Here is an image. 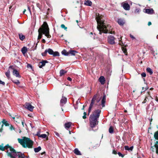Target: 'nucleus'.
Wrapping results in <instances>:
<instances>
[{
    "label": "nucleus",
    "mask_w": 158,
    "mask_h": 158,
    "mask_svg": "<svg viewBox=\"0 0 158 158\" xmlns=\"http://www.w3.org/2000/svg\"><path fill=\"white\" fill-rule=\"evenodd\" d=\"M97 97V94L94 95L93 98H92L91 103L90 105V106H89V110H88V114H89V113H90V111L91 110V109L92 108V107L94 105V102L96 100V98Z\"/></svg>",
    "instance_id": "0eeeda50"
},
{
    "label": "nucleus",
    "mask_w": 158,
    "mask_h": 158,
    "mask_svg": "<svg viewBox=\"0 0 158 158\" xmlns=\"http://www.w3.org/2000/svg\"><path fill=\"white\" fill-rule=\"evenodd\" d=\"M9 146L8 145H7L6 146H4L3 145H0V150L2 151H4L5 149H6L7 148V146Z\"/></svg>",
    "instance_id": "5701e85b"
},
{
    "label": "nucleus",
    "mask_w": 158,
    "mask_h": 158,
    "mask_svg": "<svg viewBox=\"0 0 158 158\" xmlns=\"http://www.w3.org/2000/svg\"><path fill=\"white\" fill-rule=\"evenodd\" d=\"M101 111L99 110H95L89 117V123L91 128H94L98 124V120L100 115Z\"/></svg>",
    "instance_id": "f03ea898"
},
{
    "label": "nucleus",
    "mask_w": 158,
    "mask_h": 158,
    "mask_svg": "<svg viewBox=\"0 0 158 158\" xmlns=\"http://www.w3.org/2000/svg\"><path fill=\"white\" fill-rule=\"evenodd\" d=\"M140 11V9L139 8H136L134 11V12L135 14L139 13Z\"/></svg>",
    "instance_id": "473e14b6"
},
{
    "label": "nucleus",
    "mask_w": 158,
    "mask_h": 158,
    "mask_svg": "<svg viewBox=\"0 0 158 158\" xmlns=\"http://www.w3.org/2000/svg\"><path fill=\"white\" fill-rule=\"evenodd\" d=\"M33 144V142L28 138L24 137L20 139V144L24 148H32Z\"/></svg>",
    "instance_id": "20e7f679"
},
{
    "label": "nucleus",
    "mask_w": 158,
    "mask_h": 158,
    "mask_svg": "<svg viewBox=\"0 0 158 158\" xmlns=\"http://www.w3.org/2000/svg\"><path fill=\"white\" fill-rule=\"evenodd\" d=\"M151 51L153 55H154V51L153 50H151Z\"/></svg>",
    "instance_id": "4d7b16f0"
},
{
    "label": "nucleus",
    "mask_w": 158,
    "mask_h": 158,
    "mask_svg": "<svg viewBox=\"0 0 158 158\" xmlns=\"http://www.w3.org/2000/svg\"><path fill=\"white\" fill-rule=\"evenodd\" d=\"M67 102V98L64 97H62L60 100V103L62 104H64L66 103Z\"/></svg>",
    "instance_id": "6ab92c4d"
},
{
    "label": "nucleus",
    "mask_w": 158,
    "mask_h": 158,
    "mask_svg": "<svg viewBox=\"0 0 158 158\" xmlns=\"http://www.w3.org/2000/svg\"><path fill=\"white\" fill-rule=\"evenodd\" d=\"M48 52L50 55H52L54 56H59V53L57 52H54L53 50L51 48H48L44 52L42 53L43 56H45Z\"/></svg>",
    "instance_id": "423d86ee"
},
{
    "label": "nucleus",
    "mask_w": 158,
    "mask_h": 158,
    "mask_svg": "<svg viewBox=\"0 0 158 158\" xmlns=\"http://www.w3.org/2000/svg\"><path fill=\"white\" fill-rule=\"evenodd\" d=\"M10 130L12 131L13 130H14V128L12 125H11L10 127Z\"/></svg>",
    "instance_id": "79ce46f5"
},
{
    "label": "nucleus",
    "mask_w": 158,
    "mask_h": 158,
    "mask_svg": "<svg viewBox=\"0 0 158 158\" xmlns=\"http://www.w3.org/2000/svg\"><path fill=\"white\" fill-rule=\"evenodd\" d=\"M122 51L126 55H127V50L126 48H122Z\"/></svg>",
    "instance_id": "72a5a7b5"
},
{
    "label": "nucleus",
    "mask_w": 158,
    "mask_h": 158,
    "mask_svg": "<svg viewBox=\"0 0 158 158\" xmlns=\"http://www.w3.org/2000/svg\"><path fill=\"white\" fill-rule=\"evenodd\" d=\"M40 4H37V6L38 7H39V6H40Z\"/></svg>",
    "instance_id": "69168bd1"
},
{
    "label": "nucleus",
    "mask_w": 158,
    "mask_h": 158,
    "mask_svg": "<svg viewBox=\"0 0 158 158\" xmlns=\"http://www.w3.org/2000/svg\"><path fill=\"white\" fill-rule=\"evenodd\" d=\"M13 82L17 85L19 84V81L18 80H15L13 81Z\"/></svg>",
    "instance_id": "58836bf2"
},
{
    "label": "nucleus",
    "mask_w": 158,
    "mask_h": 158,
    "mask_svg": "<svg viewBox=\"0 0 158 158\" xmlns=\"http://www.w3.org/2000/svg\"><path fill=\"white\" fill-rule=\"evenodd\" d=\"M83 119H85V118H86V115H84V116H83Z\"/></svg>",
    "instance_id": "680f3d73"
},
{
    "label": "nucleus",
    "mask_w": 158,
    "mask_h": 158,
    "mask_svg": "<svg viewBox=\"0 0 158 158\" xmlns=\"http://www.w3.org/2000/svg\"><path fill=\"white\" fill-rule=\"evenodd\" d=\"M27 68H31V69H32V66L30 64H28L27 65Z\"/></svg>",
    "instance_id": "a19ab883"
},
{
    "label": "nucleus",
    "mask_w": 158,
    "mask_h": 158,
    "mask_svg": "<svg viewBox=\"0 0 158 158\" xmlns=\"http://www.w3.org/2000/svg\"><path fill=\"white\" fill-rule=\"evenodd\" d=\"M133 146H131V147H130L129 148V150L128 151H132V150H133Z\"/></svg>",
    "instance_id": "de8ad7c7"
},
{
    "label": "nucleus",
    "mask_w": 158,
    "mask_h": 158,
    "mask_svg": "<svg viewBox=\"0 0 158 158\" xmlns=\"http://www.w3.org/2000/svg\"><path fill=\"white\" fill-rule=\"evenodd\" d=\"M155 147L156 148V154L158 155V145L155 144Z\"/></svg>",
    "instance_id": "4c0bfd02"
},
{
    "label": "nucleus",
    "mask_w": 158,
    "mask_h": 158,
    "mask_svg": "<svg viewBox=\"0 0 158 158\" xmlns=\"http://www.w3.org/2000/svg\"><path fill=\"white\" fill-rule=\"evenodd\" d=\"M147 71L150 73V75H152L153 73L152 69L150 68H148L147 69Z\"/></svg>",
    "instance_id": "cd10ccee"
},
{
    "label": "nucleus",
    "mask_w": 158,
    "mask_h": 158,
    "mask_svg": "<svg viewBox=\"0 0 158 158\" xmlns=\"http://www.w3.org/2000/svg\"><path fill=\"white\" fill-rule=\"evenodd\" d=\"M48 63V61L45 60H42L41 62H40L39 63V67L40 68H42L44 66L45 64Z\"/></svg>",
    "instance_id": "4468645a"
},
{
    "label": "nucleus",
    "mask_w": 158,
    "mask_h": 158,
    "mask_svg": "<svg viewBox=\"0 0 158 158\" xmlns=\"http://www.w3.org/2000/svg\"><path fill=\"white\" fill-rule=\"evenodd\" d=\"M2 127H3V125H5L6 126H9V124L7 123V122L5 120V119H3L2 121Z\"/></svg>",
    "instance_id": "aec40b11"
},
{
    "label": "nucleus",
    "mask_w": 158,
    "mask_h": 158,
    "mask_svg": "<svg viewBox=\"0 0 158 158\" xmlns=\"http://www.w3.org/2000/svg\"><path fill=\"white\" fill-rule=\"evenodd\" d=\"M115 38L114 37L111 35H110L108 36V41L109 43L111 44H114L115 41H114Z\"/></svg>",
    "instance_id": "9d476101"
},
{
    "label": "nucleus",
    "mask_w": 158,
    "mask_h": 158,
    "mask_svg": "<svg viewBox=\"0 0 158 158\" xmlns=\"http://www.w3.org/2000/svg\"><path fill=\"white\" fill-rule=\"evenodd\" d=\"M22 124L23 127H24V125L26 126V124L25 123H24V122L23 121H22Z\"/></svg>",
    "instance_id": "3c124183"
},
{
    "label": "nucleus",
    "mask_w": 158,
    "mask_h": 158,
    "mask_svg": "<svg viewBox=\"0 0 158 158\" xmlns=\"http://www.w3.org/2000/svg\"><path fill=\"white\" fill-rule=\"evenodd\" d=\"M74 153L77 155H81V154L80 152L78 150L77 148H75L74 150Z\"/></svg>",
    "instance_id": "b1692460"
},
{
    "label": "nucleus",
    "mask_w": 158,
    "mask_h": 158,
    "mask_svg": "<svg viewBox=\"0 0 158 158\" xmlns=\"http://www.w3.org/2000/svg\"><path fill=\"white\" fill-rule=\"evenodd\" d=\"M10 69H9H9L5 73V75L8 79H9L10 78Z\"/></svg>",
    "instance_id": "393cba45"
},
{
    "label": "nucleus",
    "mask_w": 158,
    "mask_h": 158,
    "mask_svg": "<svg viewBox=\"0 0 158 158\" xmlns=\"http://www.w3.org/2000/svg\"><path fill=\"white\" fill-rule=\"evenodd\" d=\"M62 54L65 56H68L69 55V52H67L65 50H63L62 52Z\"/></svg>",
    "instance_id": "c85d7f7f"
},
{
    "label": "nucleus",
    "mask_w": 158,
    "mask_h": 158,
    "mask_svg": "<svg viewBox=\"0 0 158 158\" xmlns=\"http://www.w3.org/2000/svg\"><path fill=\"white\" fill-rule=\"evenodd\" d=\"M42 41L43 43H45V40L44 39H43Z\"/></svg>",
    "instance_id": "e2e57ef3"
},
{
    "label": "nucleus",
    "mask_w": 158,
    "mask_h": 158,
    "mask_svg": "<svg viewBox=\"0 0 158 158\" xmlns=\"http://www.w3.org/2000/svg\"><path fill=\"white\" fill-rule=\"evenodd\" d=\"M154 137L155 139L158 140V131L155 133Z\"/></svg>",
    "instance_id": "7c9ffc66"
},
{
    "label": "nucleus",
    "mask_w": 158,
    "mask_h": 158,
    "mask_svg": "<svg viewBox=\"0 0 158 158\" xmlns=\"http://www.w3.org/2000/svg\"><path fill=\"white\" fill-rule=\"evenodd\" d=\"M7 156L10 158H20L19 152H16L15 150L10 146L7 148Z\"/></svg>",
    "instance_id": "39448f33"
},
{
    "label": "nucleus",
    "mask_w": 158,
    "mask_h": 158,
    "mask_svg": "<svg viewBox=\"0 0 158 158\" xmlns=\"http://www.w3.org/2000/svg\"><path fill=\"white\" fill-rule=\"evenodd\" d=\"M130 37L133 39H135V37L132 35L130 34Z\"/></svg>",
    "instance_id": "09e8293b"
},
{
    "label": "nucleus",
    "mask_w": 158,
    "mask_h": 158,
    "mask_svg": "<svg viewBox=\"0 0 158 158\" xmlns=\"http://www.w3.org/2000/svg\"><path fill=\"white\" fill-rule=\"evenodd\" d=\"M117 22L118 24L121 26L123 25L125 23L124 20L122 19H118Z\"/></svg>",
    "instance_id": "a211bd4d"
},
{
    "label": "nucleus",
    "mask_w": 158,
    "mask_h": 158,
    "mask_svg": "<svg viewBox=\"0 0 158 158\" xmlns=\"http://www.w3.org/2000/svg\"><path fill=\"white\" fill-rule=\"evenodd\" d=\"M144 12L148 14H153L154 13V11L152 9H146L145 10Z\"/></svg>",
    "instance_id": "ddd939ff"
},
{
    "label": "nucleus",
    "mask_w": 158,
    "mask_h": 158,
    "mask_svg": "<svg viewBox=\"0 0 158 158\" xmlns=\"http://www.w3.org/2000/svg\"><path fill=\"white\" fill-rule=\"evenodd\" d=\"M97 23V28L99 31V34H101L102 32L105 33H110L112 34V33L110 32V31L108 30L109 26H106L104 23L103 20L102 19L101 16H100L98 15L96 18Z\"/></svg>",
    "instance_id": "f257e3e1"
},
{
    "label": "nucleus",
    "mask_w": 158,
    "mask_h": 158,
    "mask_svg": "<svg viewBox=\"0 0 158 158\" xmlns=\"http://www.w3.org/2000/svg\"><path fill=\"white\" fill-rule=\"evenodd\" d=\"M122 4L123 7L124 9L127 10H129L130 6L128 3L124 2Z\"/></svg>",
    "instance_id": "f8f14e48"
},
{
    "label": "nucleus",
    "mask_w": 158,
    "mask_h": 158,
    "mask_svg": "<svg viewBox=\"0 0 158 158\" xmlns=\"http://www.w3.org/2000/svg\"><path fill=\"white\" fill-rule=\"evenodd\" d=\"M141 76L142 77H145L146 76V74L145 73H143L141 74Z\"/></svg>",
    "instance_id": "a18cd8bd"
},
{
    "label": "nucleus",
    "mask_w": 158,
    "mask_h": 158,
    "mask_svg": "<svg viewBox=\"0 0 158 158\" xmlns=\"http://www.w3.org/2000/svg\"><path fill=\"white\" fill-rule=\"evenodd\" d=\"M25 107L27 109L31 111H32L34 107L32 106L30 103H26L25 104Z\"/></svg>",
    "instance_id": "9b49d317"
},
{
    "label": "nucleus",
    "mask_w": 158,
    "mask_h": 158,
    "mask_svg": "<svg viewBox=\"0 0 158 158\" xmlns=\"http://www.w3.org/2000/svg\"><path fill=\"white\" fill-rule=\"evenodd\" d=\"M66 73V72L64 70H61L60 71V76H62Z\"/></svg>",
    "instance_id": "c756f323"
},
{
    "label": "nucleus",
    "mask_w": 158,
    "mask_h": 158,
    "mask_svg": "<svg viewBox=\"0 0 158 158\" xmlns=\"http://www.w3.org/2000/svg\"><path fill=\"white\" fill-rule=\"evenodd\" d=\"M47 137V135L46 134H43L41 135H40L39 137H41L43 138H45Z\"/></svg>",
    "instance_id": "c9c22d12"
},
{
    "label": "nucleus",
    "mask_w": 158,
    "mask_h": 158,
    "mask_svg": "<svg viewBox=\"0 0 158 158\" xmlns=\"http://www.w3.org/2000/svg\"><path fill=\"white\" fill-rule=\"evenodd\" d=\"M72 124V123L71 122L66 123L64 125L65 128L66 130H68Z\"/></svg>",
    "instance_id": "dca6fc26"
},
{
    "label": "nucleus",
    "mask_w": 158,
    "mask_h": 158,
    "mask_svg": "<svg viewBox=\"0 0 158 158\" xmlns=\"http://www.w3.org/2000/svg\"><path fill=\"white\" fill-rule=\"evenodd\" d=\"M25 38V36L22 34H20V40H23Z\"/></svg>",
    "instance_id": "e433bc0d"
},
{
    "label": "nucleus",
    "mask_w": 158,
    "mask_h": 158,
    "mask_svg": "<svg viewBox=\"0 0 158 158\" xmlns=\"http://www.w3.org/2000/svg\"><path fill=\"white\" fill-rule=\"evenodd\" d=\"M3 129H2V127L1 126V128L0 129V132H2V131Z\"/></svg>",
    "instance_id": "bf43d9fd"
},
{
    "label": "nucleus",
    "mask_w": 158,
    "mask_h": 158,
    "mask_svg": "<svg viewBox=\"0 0 158 158\" xmlns=\"http://www.w3.org/2000/svg\"><path fill=\"white\" fill-rule=\"evenodd\" d=\"M11 118H12L13 120L14 121L15 123L17 125L19 124L20 121V119L19 118V116H18L16 115L15 117H12L11 115H10Z\"/></svg>",
    "instance_id": "1a4fd4ad"
},
{
    "label": "nucleus",
    "mask_w": 158,
    "mask_h": 158,
    "mask_svg": "<svg viewBox=\"0 0 158 158\" xmlns=\"http://www.w3.org/2000/svg\"><path fill=\"white\" fill-rule=\"evenodd\" d=\"M109 131L110 133H112L113 132V128L112 126H110L109 129Z\"/></svg>",
    "instance_id": "2f4dec72"
},
{
    "label": "nucleus",
    "mask_w": 158,
    "mask_h": 158,
    "mask_svg": "<svg viewBox=\"0 0 158 158\" xmlns=\"http://www.w3.org/2000/svg\"><path fill=\"white\" fill-rule=\"evenodd\" d=\"M155 100L157 102H158V98H157V96H156V98L155 99Z\"/></svg>",
    "instance_id": "052dcab7"
},
{
    "label": "nucleus",
    "mask_w": 158,
    "mask_h": 158,
    "mask_svg": "<svg viewBox=\"0 0 158 158\" xmlns=\"http://www.w3.org/2000/svg\"><path fill=\"white\" fill-rule=\"evenodd\" d=\"M55 133L57 137H59V134L58 132H55Z\"/></svg>",
    "instance_id": "8fccbe9b"
},
{
    "label": "nucleus",
    "mask_w": 158,
    "mask_h": 158,
    "mask_svg": "<svg viewBox=\"0 0 158 158\" xmlns=\"http://www.w3.org/2000/svg\"><path fill=\"white\" fill-rule=\"evenodd\" d=\"M92 4V2L89 0H87L85 1L84 4L86 6H90Z\"/></svg>",
    "instance_id": "412c9836"
},
{
    "label": "nucleus",
    "mask_w": 158,
    "mask_h": 158,
    "mask_svg": "<svg viewBox=\"0 0 158 158\" xmlns=\"http://www.w3.org/2000/svg\"><path fill=\"white\" fill-rule=\"evenodd\" d=\"M27 10H28V11H29V12L30 13V14H31V10H30V7L29 6H28L27 7Z\"/></svg>",
    "instance_id": "603ef678"
},
{
    "label": "nucleus",
    "mask_w": 158,
    "mask_h": 158,
    "mask_svg": "<svg viewBox=\"0 0 158 158\" xmlns=\"http://www.w3.org/2000/svg\"><path fill=\"white\" fill-rule=\"evenodd\" d=\"M28 116L30 117H31V115L28 114Z\"/></svg>",
    "instance_id": "774afa93"
},
{
    "label": "nucleus",
    "mask_w": 158,
    "mask_h": 158,
    "mask_svg": "<svg viewBox=\"0 0 158 158\" xmlns=\"http://www.w3.org/2000/svg\"><path fill=\"white\" fill-rule=\"evenodd\" d=\"M106 96H104L102 100V107L105 106V103L106 101Z\"/></svg>",
    "instance_id": "4be33fe9"
},
{
    "label": "nucleus",
    "mask_w": 158,
    "mask_h": 158,
    "mask_svg": "<svg viewBox=\"0 0 158 158\" xmlns=\"http://www.w3.org/2000/svg\"><path fill=\"white\" fill-rule=\"evenodd\" d=\"M125 148V149L126 150H129V147L127 146H125L124 147Z\"/></svg>",
    "instance_id": "c03bdc74"
},
{
    "label": "nucleus",
    "mask_w": 158,
    "mask_h": 158,
    "mask_svg": "<svg viewBox=\"0 0 158 158\" xmlns=\"http://www.w3.org/2000/svg\"><path fill=\"white\" fill-rule=\"evenodd\" d=\"M118 154L119 156H121L122 157H123L124 156V155H123L120 152H118Z\"/></svg>",
    "instance_id": "ea45409f"
},
{
    "label": "nucleus",
    "mask_w": 158,
    "mask_h": 158,
    "mask_svg": "<svg viewBox=\"0 0 158 158\" xmlns=\"http://www.w3.org/2000/svg\"><path fill=\"white\" fill-rule=\"evenodd\" d=\"M41 148L40 146H39L37 148H35L34 149V150L35 152H39L41 150Z\"/></svg>",
    "instance_id": "bb28decb"
},
{
    "label": "nucleus",
    "mask_w": 158,
    "mask_h": 158,
    "mask_svg": "<svg viewBox=\"0 0 158 158\" xmlns=\"http://www.w3.org/2000/svg\"><path fill=\"white\" fill-rule=\"evenodd\" d=\"M61 27L62 28H63V29H64L66 30V31H67V27H66L63 24H62L61 25Z\"/></svg>",
    "instance_id": "f704fd0d"
},
{
    "label": "nucleus",
    "mask_w": 158,
    "mask_h": 158,
    "mask_svg": "<svg viewBox=\"0 0 158 158\" xmlns=\"http://www.w3.org/2000/svg\"><path fill=\"white\" fill-rule=\"evenodd\" d=\"M39 35L38 39H40L42 37V34L45 35L47 38H50L51 35L49 34V28L47 23L44 22L42 27L40 28L38 30Z\"/></svg>",
    "instance_id": "7ed1b4c3"
},
{
    "label": "nucleus",
    "mask_w": 158,
    "mask_h": 158,
    "mask_svg": "<svg viewBox=\"0 0 158 158\" xmlns=\"http://www.w3.org/2000/svg\"><path fill=\"white\" fill-rule=\"evenodd\" d=\"M143 91H146L148 88V87L147 86H146L145 88H144V87H143Z\"/></svg>",
    "instance_id": "49530a36"
},
{
    "label": "nucleus",
    "mask_w": 158,
    "mask_h": 158,
    "mask_svg": "<svg viewBox=\"0 0 158 158\" xmlns=\"http://www.w3.org/2000/svg\"><path fill=\"white\" fill-rule=\"evenodd\" d=\"M152 24L151 22H149L148 23V25L149 26Z\"/></svg>",
    "instance_id": "6e6d98bb"
},
{
    "label": "nucleus",
    "mask_w": 158,
    "mask_h": 158,
    "mask_svg": "<svg viewBox=\"0 0 158 158\" xmlns=\"http://www.w3.org/2000/svg\"><path fill=\"white\" fill-rule=\"evenodd\" d=\"M27 51L28 48L26 47H23L21 50V52L24 56H26Z\"/></svg>",
    "instance_id": "2eb2a0df"
},
{
    "label": "nucleus",
    "mask_w": 158,
    "mask_h": 158,
    "mask_svg": "<svg viewBox=\"0 0 158 158\" xmlns=\"http://www.w3.org/2000/svg\"><path fill=\"white\" fill-rule=\"evenodd\" d=\"M99 80L102 84L103 85L104 84L105 79L104 77L102 76L100 77L99 78Z\"/></svg>",
    "instance_id": "f3484780"
},
{
    "label": "nucleus",
    "mask_w": 158,
    "mask_h": 158,
    "mask_svg": "<svg viewBox=\"0 0 158 158\" xmlns=\"http://www.w3.org/2000/svg\"><path fill=\"white\" fill-rule=\"evenodd\" d=\"M113 153L114 154H117V152L115 150H113Z\"/></svg>",
    "instance_id": "864d4df0"
},
{
    "label": "nucleus",
    "mask_w": 158,
    "mask_h": 158,
    "mask_svg": "<svg viewBox=\"0 0 158 158\" xmlns=\"http://www.w3.org/2000/svg\"><path fill=\"white\" fill-rule=\"evenodd\" d=\"M84 115H86V113L85 112H84Z\"/></svg>",
    "instance_id": "338daca9"
},
{
    "label": "nucleus",
    "mask_w": 158,
    "mask_h": 158,
    "mask_svg": "<svg viewBox=\"0 0 158 158\" xmlns=\"http://www.w3.org/2000/svg\"><path fill=\"white\" fill-rule=\"evenodd\" d=\"M77 52L74 50H70L69 51V54L70 53L71 55L74 56L77 53Z\"/></svg>",
    "instance_id": "a878e982"
},
{
    "label": "nucleus",
    "mask_w": 158,
    "mask_h": 158,
    "mask_svg": "<svg viewBox=\"0 0 158 158\" xmlns=\"http://www.w3.org/2000/svg\"><path fill=\"white\" fill-rule=\"evenodd\" d=\"M67 79L68 80L70 81L72 80V79L70 77H68L67 78Z\"/></svg>",
    "instance_id": "5fc2aeb1"
},
{
    "label": "nucleus",
    "mask_w": 158,
    "mask_h": 158,
    "mask_svg": "<svg viewBox=\"0 0 158 158\" xmlns=\"http://www.w3.org/2000/svg\"><path fill=\"white\" fill-rule=\"evenodd\" d=\"M9 69L13 70V73L14 75L16 76V77L19 76V73L18 71L16 69H14L13 66H10L9 67Z\"/></svg>",
    "instance_id": "6e6552de"
},
{
    "label": "nucleus",
    "mask_w": 158,
    "mask_h": 158,
    "mask_svg": "<svg viewBox=\"0 0 158 158\" xmlns=\"http://www.w3.org/2000/svg\"><path fill=\"white\" fill-rule=\"evenodd\" d=\"M100 99H98V100H97V101H96L97 102H99L100 101Z\"/></svg>",
    "instance_id": "0e129e2a"
},
{
    "label": "nucleus",
    "mask_w": 158,
    "mask_h": 158,
    "mask_svg": "<svg viewBox=\"0 0 158 158\" xmlns=\"http://www.w3.org/2000/svg\"><path fill=\"white\" fill-rule=\"evenodd\" d=\"M147 98H146L145 99H144V101H143V103H145L146 101H147Z\"/></svg>",
    "instance_id": "13d9d810"
},
{
    "label": "nucleus",
    "mask_w": 158,
    "mask_h": 158,
    "mask_svg": "<svg viewBox=\"0 0 158 158\" xmlns=\"http://www.w3.org/2000/svg\"><path fill=\"white\" fill-rule=\"evenodd\" d=\"M40 131H39L37 132V134L36 135H37L39 137H40V135H41L40 134Z\"/></svg>",
    "instance_id": "37998d69"
}]
</instances>
